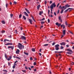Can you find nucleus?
<instances>
[{
  "label": "nucleus",
  "instance_id": "nucleus-49",
  "mask_svg": "<svg viewBox=\"0 0 74 74\" xmlns=\"http://www.w3.org/2000/svg\"><path fill=\"white\" fill-rule=\"evenodd\" d=\"M59 4H60V3H58V4L57 5V7H58L59 6Z\"/></svg>",
  "mask_w": 74,
  "mask_h": 74
},
{
  "label": "nucleus",
  "instance_id": "nucleus-11",
  "mask_svg": "<svg viewBox=\"0 0 74 74\" xmlns=\"http://www.w3.org/2000/svg\"><path fill=\"white\" fill-rule=\"evenodd\" d=\"M71 9V8H69L68 9H67L64 12H65V13L66 12H67V11H69V10H70Z\"/></svg>",
  "mask_w": 74,
  "mask_h": 74
},
{
  "label": "nucleus",
  "instance_id": "nucleus-57",
  "mask_svg": "<svg viewBox=\"0 0 74 74\" xmlns=\"http://www.w3.org/2000/svg\"><path fill=\"white\" fill-rule=\"evenodd\" d=\"M10 59H11V58H12V57H11V56H10L9 58Z\"/></svg>",
  "mask_w": 74,
  "mask_h": 74
},
{
  "label": "nucleus",
  "instance_id": "nucleus-54",
  "mask_svg": "<svg viewBox=\"0 0 74 74\" xmlns=\"http://www.w3.org/2000/svg\"><path fill=\"white\" fill-rule=\"evenodd\" d=\"M3 71H5V72H7V71L6 70H3Z\"/></svg>",
  "mask_w": 74,
  "mask_h": 74
},
{
  "label": "nucleus",
  "instance_id": "nucleus-33",
  "mask_svg": "<svg viewBox=\"0 0 74 74\" xmlns=\"http://www.w3.org/2000/svg\"><path fill=\"white\" fill-rule=\"evenodd\" d=\"M67 53L68 54H69V55H71V53H70V52H67Z\"/></svg>",
  "mask_w": 74,
  "mask_h": 74
},
{
  "label": "nucleus",
  "instance_id": "nucleus-43",
  "mask_svg": "<svg viewBox=\"0 0 74 74\" xmlns=\"http://www.w3.org/2000/svg\"><path fill=\"white\" fill-rule=\"evenodd\" d=\"M15 66L13 65V69H15Z\"/></svg>",
  "mask_w": 74,
  "mask_h": 74
},
{
  "label": "nucleus",
  "instance_id": "nucleus-32",
  "mask_svg": "<svg viewBox=\"0 0 74 74\" xmlns=\"http://www.w3.org/2000/svg\"><path fill=\"white\" fill-rule=\"evenodd\" d=\"M63 48H64L62 46H61V49H63Z\"/></svg>",
  "mask_w": 74,
  "mask_h": 74
},
{
  "label": "nucleus",
  "instance_id": "nucleus-34",
  "mask_svg": "<svg viewBox=\"0 0 74 74\" xmlns=\"http://www.w3.org/2000/svg\"><path fill=\"white\" fill-rule=\"evenodd\" d=\"M59 24V23H56V25H57V26H58V25Z\"/></svg>",
  "mask_w": 74,
  "mask_h": 74
},
{
  "label": "nucleus",
  "instance_id": "nucleus-4",
  "mask_svg": "<svg viewBox=\"0 0 74 74\" xmlns=\"http://www.w3.org/2000/svg\"><path fill=\"white\" fill-rule=\"evenodd\" d=\"M5 45H12V43H8L6 44H5Z\"/></svg>",
  "mask_w": 74,
  "mask_h": 74
},
{
  "label": "nucleus",
  "instance_id": "nucleus-36",
  "mask_svg": "<svg viewBox=\"0 0 74 74\" xmlns=\"http://www.w3.org/2000/svg\"><path fill=\"white\" fill-rule=\"evenodd\" d=\"M10 16H11V18H12V17L13 16V14H10Z\"/></svg>",
  "mask_w": 74,
  "mask_h": 74
},
{
  "label": "nucleus",
  "instance_id": "nucleus-56",
  "mask_svg": "<svg viewBox=\"0 0 74 74\" xmlns=\"http://www.w3.org/2000/svg\"><path fill=\"white\" fill-rule=\"evenodd\" d=\"M36 69H34V72H36Z\"/></svg>",
  "mask_w": 74,
  "mask_h": 74
},
{
  "label": "nucleus",
  "instance_id": "nucleus-30",
  "mask_svg": "<svg viewBox=\"0 0 74 74\" xmlns=\"http://www.w3.org/2000/svg\"><path fill=\"white\" fill-rule=\"evenodd\" d=\"M32 19L34 21L36 22V21H35V20L34 19V17H32Z\"/></svg>",
  "mask_w": 74,
  "mask_h": 74
},
{
  "label": "nucleus",
  "instance_id": "nucleus-5",
  "mask_svg": "<svg viewBox=\"0 0 74 74\" xmlns=\"http://www.w3.org/2000/svg\"><path fill=\"white\" fill-rule=\"evenodd\" d=\"M29 22L30 23V24H31L32 25L33 24V20L30 19H29Z\"/></svg>",
  "mask_w": 74,
  "mask_h": 74
},
{
  "label": "nucleus",
  "instance_id": "nucleus-52",
  "mask_svg": "<svg viewBox=\"0 0 74 74\" xmlns=\"http://www.w3.org/2000/svg\"><path fill=\"white\" fill-rule=\"evenodd\" d=\"M68 26V27H70V26H71V25L69 24Z\"/></svg>",
  "mask_w": 74,
  "mask_h": 74
},
{
  "label": "nucleus",
  "instance_id": "nucleus-46",
  "mask_svg": "<svg viewBox=\"0 0 74 74\" xmlns=\"http://www.w3.org/2000/svg\"><path fill=\"white\" fill-rule=\"evenodd\" d=\"M64 6H63V7H61V9H63V8H64Z\"/></svg>",
  "mask_w": 74,
  "mask_h": 74
},
{
  "label": "nucleus",
  "instance_id": "nucleus-16",
  "mask_svg": "<svg viewBox=\"0 0 74 74\" xmlns=\"http://www.w3.org/2000/svg\"><path fill=\"white\" fill-rule=\"evenodd\" d=\"M68 51H69V52H72V50L71 49H68L67 50Z\"/></svg>",
  "mask_w": 74,
  "mask_h": 74
},
{
  "label": "nucleus",
  "instance_id": "nucleus-42",
  "mask_svg": "<svg viewBox=\"0 0 74 74\" xmlns=\"http://www.w3.org/2000/svg\"><path fill=\"white\" fill-rule=\"evenodd\" d=\"M30 60H33V58H32V57H31L30 58Z\"/></svg>",
  "mask_w": 74,
  "mask_h": 74
},
{
  "label": "nucleus",
  "instance_id": "nucleus-41",
  "mask_svg": "<svg viewBox=\"0 0 74 74\" xmlns=\"http://www.w3.org/2000/svg\"><path fill=\"white\" fill-rule=\"evenodd\" d=\"M55 44V42H53L52 44V45H54Z\"/></svg>",
  "mask_w": 74,
  "mask_h": 74
},
{
  "label": "nucleus",
  "instance_id": "nucleus-53",
  "mask_svg": "<svg viewBox=\"0 0 74 74\" xmlns=\"http://www.w3.org/2000/svg\"><path fill=\"white\" fill-rule=\"evenodd\" d=\"M5 58H7V55L6 54H5Z\"/></svg>",
  "mask_w": 74,
  "mask_h": 74
},
{
  "label": "nucleus",
  "instance_id": "nucleus-55",
  "mask_svg": "<svg viewBox=\"0 0 74 74\" xmlns=\"http://www.w3.org/2000/svg\"><path fill=\"white\" fill-rule=\"evenodd\" d=\"M71 64H72V65H73V64H74V62H72V63H71Z\"/></svg>",
  "mask_w": 74,
  "mask_h": 74
},
{
  "label": "nucleus",
  "instance_id": "nucleus-48",
  "mask_svg": "<svg viewBox=\"0 0 74 74\" xmlns=\"http://www.w3.org/2000/svg\"><path fill=\"white\" fill-rule=\"evenodd\" d=\"M60 25H61V24L59 23V24H58V26H60Z\"/></svg>",
  "mask_w": 74,
  "mask_h": 74
},
{
  "label": "nucleus",
  "instance_id": "nucleus-17",
  "mask_svg": "<svg viewBox=\"0 0 74 74\" xmlns=\"http://www.w3.org/2000/svg\"><path fill=\"white\" fill-rule=\"evenodd\" d=\"M5 41H10L9 40H7V39H4V42H6Z\"/></svg>",
  "mask_w": 74,
  "mask_h": 74
},
{
  "label": "nucleus",
  "instance_id": "nucleus-51",
  "mask_svg": "<svg viewBox=\"0 0 74 74\" xmlns=\"http://www.w3.org/2000/svg\"><path fill=\"white\" fill-rule=\"evenodd\" d=\"M44 20H45V18H43L42 19L41 21H44Z\"/></svg>",
  "mask_w": 74,
  "mask_h": 74
},
{
  "label": "nucleus",
  "instance_id": "nucleus-62",
  "mask_svg": "<svg viewBox=\"0 0 74 74\" xmlns=\"http://www.w3.org/2000/svg\"><path fill=\"white\" fill-rule=\"evenodd\" d=\"M39 55L40 56H41V53H39Z\"/></svg>",
  "mask_w": 74,
  "mask_h": 74
},
{
  "label": "nucleus",
  "instance_id": "nucleus-18",
  "mask_svg": "<svg viewBox=\"0 0 74 74\" xmlns=\"http://www.w3.org/2000/svg\"><path fill=\"white\" fill-rule=\"evenodd\" d=\"M38 10H39L40 8V5H38L37 6Z\"/></svg>",
  "mask_w": 74,
  "mask_h": 74
},
{
  "label": "nucleus",
  "instance_id": "nucleus-29",
  "mask_svg": "<svg viewBox=\"0 0 74 74\" xmlns=\"http://www.w3.org/2000/svg\"><path fill=\"white\" fill-rule=\"evenodd\" d=\"M48 44H46L44 45V46L45 47H46V46H48Z\"/></svg>",
  "mask_w": 74,
  "mask_h": 74
},
{
  "label": "nucleus",
  "instance_id": "nucleus-38",
  "mask_svg": "<svg viewBox=\"0 0 74 74\" xmlns=\"http://www.w3.org/2000/svg\"><path fill=\"white\" fill-rule=\"evenodd\" d=\"M34 66H36V62H34Z\"/></svg>",
  "mask_w": 74,
  "mask_h": 74
},
{
  "label": "nucleus",
  "instance_id": "nucleus-23",
  "mask_svg": "<svg viewBox=\"0 0 74 74\" xmlns=\"http://www.w3.org/2000/svg\"><path fill=\"white\" fill-rule=\"evenodd\" d=\"M1 32V33H2L3 34L4 33H5V31H4V30L2 31Z\"/></svg>",
  "mask_w": 74,
  "mask_h": 74
},
{
  "label": "nucleus",
  "instance_id": "nucleus-8",
  "mask_svg": "<svg viewBox=\"0 0 74 74\" xmlns=\"http://www.w3.org/2000/svg\"><path fill=\"white\" fill-rule=\"evenodd\" d=\"M62 33L64 35L66 34V30H64L62 31Z\"/></svg>",
  "mask_w": 74,
  "mask_h": 74
},
{
  "label": "nucleus",
  "instance_id": "nucleus-3",
  "mask_svg": "<svg viewBox=\"0 0 74 74\" xmlns=\"http://www.w3.org/2000/svg\"><path fill=\"white\" fill-rule=\"evenodd\" d=\"M56 48V50H59V45L57 44V45H55V46Z\"/></svg>",
  "mask_w": 74,
  "mask_h": 74
},
{
  "label": "nucleus",
  "instance_id": "nucleus-25",
  "mask_svg": "<svg viewBox=\"0 0 74 74\" xmlns=\"http://www.w3.org/2000/svg\"><path fill=\"white\" fill-rule=\"evenodd\" d=\"M41 24H44V23H45V22L44 21H41Z\"/></svg>",
  "mask_w": 74,
  "mask_h": 74
},
{
  "label": "nucleus",
  "instance_id": "nucleus-15",
  "mask_svg": "<svg viewBox=\"0 0 74 74\" xmlns=\"http://www.w3.org/2000/svg\"><path fill=\"white\" fill-rule=\"evenodd\" d=\"M24 54H25V55H29V54L27 53L24 52Z\"/></svg>",
  "mask_w": 74,
  "mask_h": 74
},
{
  "label": "nucleus",
  "instance_id": "nucleus-13",
  "mask_svg": "<svg viewBox=\"0 0 74 74\" xmlns=\"http://www.w3.org/2000/svg\"><path fill=\"white\" fill-rule=\"evenodd\" d=\"M21 38L23 40H25L26 39V37L24 36H21Z\"/></svg>",
  "mask_w": 74,
  "mask_h": 74
},
{
  "label": "nucleus",
  "instance_id": "nucleus-10",
  "mask_svg": "<svg viewBox=\"0 0 74 74\" xmlns=\"http://www.w3.org/2000/svg\"><path fill=\"white\" fill-rule=\"evenodd\" d=\"M8 48H11L12 49H14V47L12 46H8Z\"/></svg>",
  "mask_w": 74,
  "mask_h": 74
},
{
  "label": "nucleus",
  "instance_id": "nucleus-1",
  "mask_svg": "<svg viewBox=\"0 0 74 74\" xmlns=\"http://www.w3.org/2000/svg\"><path fill=\"white\" fill-rule=\"evenodd\" d=\"M18 47L20 49H22V47H23V48H24V46L22 45L21 43H18Z\"/></svg>",
  "mask_w": 74,
  "mask_h": 74
},
{
  "label": "nucleus",
  "instance_id": "nucleus-59",
  "mask_svg": "<svg viewBox=\"0 0 74 74\" xmlns=\"http://www.w3.org/2000/svg\"><path fill=\"white\" fill-rule=\"evenodd\" d=\"M52 1H50V4H52Z\"/></svg>",
  "mask_w": 74,
  "mask_h": 74
},
{
  "label": "nucleus",
  "instance_id": "nucleus-26",
  "mask_svg": "<svg viewBox=\"0 0 74 74\" xmlns=\"http://www.w3.org/2000/svg\"><path fill=\"white\" fill-rule=\"evenodd\" d=\"M14 4H17V2H16V1H14Z\"/></svg>",
  "mask_w": 74,
  "mask_h": 74
},
{
  "label": "nucleus",
  "instance_id": "nucleus-40",
  "mask_svg": "<svg viewBox=\"0 0 74 74\" xmlns=\"http://www.w3.org/2000/svg\"><path fill=\"white\" fill-rule=\"evenodd\" d=\"M58 19H59V20H60V19H61V16H59L58 17Z\"/></svg>",
  "mask_w": 74,
  "mask_h": 74
},
{
  "label": "nucleus",
  "instance_id": "nucleus-58",
  "mask_svg": "<svg viewBox=\"0 0 74 74\" xmlns=\"http://www.w3.org/2000/svg\"><path fill=\"white\" fill-rule=\"evenodd\" d=\"M59 8H62V5H60V6L59 7Z\"/></svg>",
  "mask_w": 74,
  "mask_h": 74
},
{
  "label": "nucleus",
  "instance_id": "nucleus-37",
  "mask_svg": "<svg viewBox=\"0 0 74 74\" xmlns=\"http://www.w3.org/2000/svg\"><path fill=\"white\" fill-rule=\"evenodd\" d=\"M25 68L26 70H27L28 69V68L27 66H25Z\"/></svg>",
  "mask_w": 74,
  "mask_h": 74
},
{
  "label": "nucleus",
  "instance_id": "nucleus-64",
  "mask_svg": "<svg viewBox=\"0 0 74 74\" xmlns=\"http://www.w3.org/2000/svg\"><path fill=\"white\" fill-rule=\"evenodd\" d=\"M50 17H53V16H52V15L51 14L50 16Z\"/></svg>",
  "mask_w": 74,
  "mask_h": 74
},
{
  "label": "nucleus",
  "instance_id": "nucleus-47",
  "mask_svg": "<svg viewBox=\"0 0 74 74\" xmlns=\"http://www.w3.org/2000/svg\"><path fill=\"white\" fill-rule=\"evenodd\" d=\"M10 64H11L10 62H8V66H10Z\"/></svg>",
  "mask_w": 74,
  "mask_h": 74
},
{
  "label": "nucleus",
  "instance_id": "nucleus-6",
  "mask_svg": "<svg viewBox=\"0 0 74 74\" xmlns=\"http://www.w3.org/2000/svg\"><path fill=\"white\" fill-rule=\"evenodd\" d=\"M20 51L19 49H17V51H16V53L17 54H19V52Z\"/></svg>",
  "mask_w": 74,
  "mask_h": 74
},
{
  "label": "nucleus",
  "instance_id": "nucleus-27",
  "mask_svg": "<svg viewBox=\"0 0 74 74\" xmlns=\"http://www.w3.org/2000/svg\"><path fill=\"white\" fill-rule=\"evenodd\" d=\"M22 71L23 72V73H25L26 71V70H22Z\"/></svg>",
  "mask_w": 74,
  "mask_h": 74
},
{
  "label": "nucleus",
  "instance_id": "nucleus-35",
  "mask_svg": "<svg viewBox=\"0 0 74 74\" xmlns=\"http://www.w3.org/2000/svg\"><path fill=\"white\" fill-rule=\"evenodd\" d=\"M65 23L66 25H68V24H67V21L65 22Z\"/></svg>",
  "mask_w": 74,
  "mask_h": 74
},
{
  "label": "nucleus",
  "instance_id": "nucleus-28",
  "mask_svg": "<svg viewBox=\"0 0 74 74\" xmlns=\"http://www.w3.org/2000/svg\"><path fill=\"white\" fill-rule=\"evenodd\" d=\"M64 11V10H63V9L62 10L61 12H60V13H61V14H62V13H63V12Z\"/></svg>",
  "mask_w": 74,
  "mask_h": 74
},
{
  "label": "nucleus",
  "instance_id": "nucleus-31",
  "mask_svg": "<svg viewBox=\"0 0 74 74\" xmlns=\"http://www.w3.org/2000/svg\"><path fill=\"white\" fill-rule=\"evenodd\" d=\"M64 35H65L63 34V35H62V36H61V38H62L63 37H64Z\"/></svg>",
  "mask_w": 74,
  "mask_h": 74
},
{
  "label": "nucleus",
  "instance_id": "nucleus-39",
  "mask_svg": "<svg viewBox=\"0 0 74 74\" xmlns=\"http://www.w3.org/2000/svg\"><path fill=\"white\" fill-rule=\"evenodd\" d=\"M7 6H8V3H6V8H7Z\"/></svg>",
  "mask_w": 74,
  "mask_h": 74
},
{
  "label": "nucleus",
  "instance_id": "nucleus-45",
  "mask_svg": "<svg viewBox=\"0 0 74 74\" xmlns=\"http://www.w3.org/2000/svg\"><path fill=\"white\" fill-rule=\"evenodd\" d=\"M16 58L17 59H20V58H19L18 57H16Z\"/></svg>",
  "mask_w": 74,
  "mask_h": 74
},
{
  "label": "nucleus",
  "instance_id": "nucleus-50",
  "mask_svg": "<svg viewBox=\"0 0 74 74\" xmlns=\"http://www.w3.org/2000/svg\"><path fill=\"white\" fill-rule=\"evenodd\" d=\"M54 14L55 16L56 15V13H55V12H54Z\"/></svg>",
  "mask_w": 74,
  "mask_h": 74
},
{
  "label": "nucleus",
  "instance_id": "nucleus-61",
  "mask_svg": "<svg viewBox=\"0 0 74 74\" xmlns=\"http://www.w3.org/2000/svg\"><path fill=\"white\" fill-rule=\"evenodd\" d=\"M60 22H62V19H60L59 20Z\"/></svg>",
  "mask_w": 74,
  "mask_h": 74
},
{
  "label": "nucleus",
  "instance_id": "nucleus-9",
  "mask_svg": "<svg viewBox=\"0 0 74 74\" xmlns=\"http://www.w3.org/2000/svg\"><path fill=\"white\" fill-rule=\"evenodd\" d=\"M25 10L26 11V12L28 13V14H30V12L29 11V10L26 8H25Z\"/></svg>",
  "mask_w": 74,
  "mask_h": 74
},
{
  "label": "nucleus",
  "instance_id": "nucleus-2",
  "mask_svg": "<svg viewBox=\"0 0 74 74\" xmlns=\"http://www.w3.org/2000/svg\"><path fill=\"white\" fill-rule=\"evenodd\" d=\"M56 7V5H55V3L54 2L51 5L50 8L52 9L53 8V7Z\"/></svg>",
  "mask_w": 74,
  "mask_h": 74
},
{
  "label": "nucleus",
  "instance_id": "nucleus-44",
  "mask_svg": "<svg viewBox=\"0 0 74 74\" xmlns=\"http://www.w3.org/2000/svg\"><path fill=\"white\" fill-rule=\"evenodd\" d=\"M69 32H70V33H71L72 34H73V33L69 31Z\"/></svg>",
  "mask_w": 74,
  "mask_h": 74
},
{
  "label": "nucleus",
  "instance_id": "nucleus-60",
  "mask_svg": "<svg viewBox=\"0 0 74 74\" xmlns=\"http://www.w3.org/2000/svg\"><path fill=\"white\" fill-rule=\"evenodd\" d=\"M48 22L49 23V22H50L49 19H48Z\"/></svg>",
  "mask_w": 74,
  "mask_h": 74
},
{
  "label": "nucleus",
  "instance_id": "nucleus-63",
  "mask_svg": "<svg viewBox=\"0 0 74 74\" xmlns=\"http://www.w3.org/2000/svg\"><path fill=\"white\" fill-rule=\"evenodd\" d=\"M45 4H47V1H45Z\"/></svg>",
  "mask_w": 74,
  "mask_h": 74
},
{
  "label": "nucleus",
  "instance_id": "nucleus-7",
  "mask_svg": "<svg viewBox=\"0 0 74 74\" xmlns=\"http://www.w3.org/2000/svg\"><path fill=\"white\" fill-rule=\"evenodd\" d=\"M61 45H66V43L64 42H62L60 43Z\"/></svg>",
  "mask_w": 74,
  "mask_h": 74
},
{
  "label": "nucleus",
  "instance_id": "nucleus-20",
  "mask_svg": "<svg viewBox=\"0 0 74 74\" xmlns=\"http://www.w3.org/2000/svg\"><path fill=\"white\" fill-rule=\"evenodd\" d=\"M1 22L3 24H5V23L4 21H2Z\"/></svg>",
  "mask_w": 74,
  "mask_h": 74
},
{
  "label": "nucleus",
  "instance_id": "nucleus-14",
  "mask_svg": "<svg viewBox=\"0 0 74 74\" xmlns=\"http://www.w3.org/2000/svg\"><path fill=\"white\" fill-rule=\"evenodd\" d=\"M65 7H70V5L66 4L65 5Z\"/></svg>",
  "mask_w": 74,
  "mask_h": 74
},
{
  "label": "nucleus",
  "instance_id": "nucleus-24",
  "mask_svg": "<svg viewBox=\"0 0 74 74\" xmlns=\"http://www.w3.org/2000/svg\"><path fill=\"white\" fill-rule=\"evenodd\" d=\"M22 17V14H20L19 15V18H21Z\"/></svg>",
  "mask_w": 74,
  "mask_h": 74
},
{
  "label": "nucleus",
  "instance_id": "nucleus-12",
  "mask_svg": "<svg viewBox=\"0 0 74 74\" xmlns=\"http://www.w3.org/2000/svg\"><path fill=\"white\" fill-rule=\"evenodd\" d=\"M24 14H25V15L27 16H29L28 15V14L26 12H24Z\"/></svg>",
  "mask_w": 74,
  "mask_h": 74
},
{
  "label": "nucleus",
  "instance_id": "nucleus-22",
  "mask_svg": "<svg viewBox=\"0 0 74 74\" xmlns=\"http://www.w3.org/2000/svg\"><path fill=\"white\" fill-rule=\"evenodd\" d=\"M32 51H33V52H35V49H34V48H32Z\"/></svg>",
  "mask_w": 74,
  "mask_h": 74
},
{
  "label": "nucleus",
  "instance_id": "nucleus-19",
  "mask_svg": "<svg viewBox=\"0 0 74 74\" xmlns=\"http://www.w3.org/2000/svg\"><path fill=\"white\" fill-rule=\"evenodd\" d=\"M43 12H40L39 13V15H41V14H42V13H43Z\"/></svg>",
  "mask_w": 74,
  "mask_h": 74
},
{
  "label": "nucleus",
  "instance_id": "nucleus-21",
  "mask_svg": "<svg viewBox=\"0 0 74 74\" xmlns=\"http://www.w3.org/2000/svg\"><path fill=\"white\" fill-rule=\"evenodd\" d=\"M23 18L24 19V20H26V17H25V16H23Z\"/></svg>",
  "mask_w": 74,
  "mask_h": 74
}]
</instances>
